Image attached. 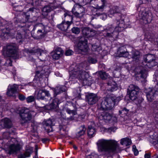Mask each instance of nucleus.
<instances>
[{"instance_id":"obj_31","label":"nucleus","mask_w":158,"mask_h":158,"mask_svg":"<svg viewBox=\"0 0 158 158\" xmlns=\"http://www.w3.org/2000/svg\"><path fill=\"white\" fill-rule=\"evenodd\" d=\"M101 116L102 119L108 121H110L112 118V114L107 111L102 113L101 114Z\"/></svg>"},{"instance_id":"obj_6","label":"nucleus","mask_w":158,"mask_h":158,"mask_svg":"<svg viewBox=\"0 0 158 158\" xmlns=\"http://www.w3.org/2000/svg\"><path fill=\"white\" fill-rule=\"evenodd\" d=\"M36 113L34 111L29 110L27 108L23 107L20 110V115L21 118L22 124L28 122L30 121L32 116H34Z\"/></svg>"},{"instance_id":"obj_60","label":"nucleus","mask_w":158,"mask_h":158,"mask_svg":"<svg viewBox=\"0 0 158 158\" xmlns=\"http://www.w3.org/2000/svg\"><path fill=\"white\" fill-rule=\"evenodd\" d=\"M116 129H117V128L116 127H110V128H109L108 130L110 132H114L116 131Z\"/></svg>"},{"instance_id":"obj_38","label":"nucleus","mask_w":158,"mask_h":158,"mask_svg":"<svg viewBox=\"0 0 158 158\" xmlns=\"http://www.w3.org/2000/svg\"><path fill=\"white\" fill-rule=\"evenodd\" d=\"M40 54V56L39 57V59L42 61H44L46 60V57L47 56V54L45 53L43 51L41 50V51L39 52L38 54Z\"/></svg>"},{"instance_id":"obj_18","label":"nucleus","mask_w":158,"mask_h":158,"mask_svg":"<svg viewBox=\"0 0 158 158\" xmlns=\"http://www.w3.org/2000/svg\"><path fill=\"white\" fill-rule=\"evenodd\" d=\"M71 21H67V22L63 21L62 23L57 25V27L61 30L63 31H66L68 30L69 27L71 25V22H72V18L70 17Z\"/></svg>"},{"instance_id":"obj_5","label":"nucleus","mask_w":158,"mask_h":158,"mask_svg":"<svg viewBox=\"0 0 158 158\" xmlns=\"http://www.w3.org/2000/svg\"><path fill=\"white\" fill-rule=\"evenodd\" d=\"M155 59V57L154 55L150 54L145 55L143 56V60L140 65L144 68L148 67L151 68L157 65L158 63L156 61Z\"/></svg>"},{"instance_id":"obj_42","label":"nucleus","mask_w":158,"mask_h":158,"mask_svg":"<svg viewBox=\"0 0 158 158\" xmlns=\"http://www.w3.org/2000/svg\"><path fill=\"white\" fill-rule=\"evenodd\" d=\"M23 32L21 33L20 32L18 31L16 35V39L18 40V42L20 43L22 42V40L23 38Z\"/></svg>"},{"instance_id":"obj_23","label":"nucleus","mask_w":158,"mask_h":158,"mask_svg":"<svg viewBox=\"0 0 158 158\" xmlns=\"http://www.w3.org/2000/svg\"><path fill=\"white\" fill-rule=\"evenodd\" d=\"M40 26L41 27L42 29L38 30L36 33V36L40 38L42 36H44L45 34L48 31L47 30L48 27H44L42 24L40 25Z\"/></svg>"},{"instance_id":"obj_64","label":"nucleus","mask_w":158,"mask_h":158,"mask_svg":"<svg viewBox=\"0 0 158 158\" xmlns=\"http://www.w3.org/2000/svg\"><path fill=\"white\" fill-rule=\"evenodd\" d=\"M122 111H123V114H127L128 111V110L126 108H122Z\"/></svg>"},{"instance_id":"obj_9","label":"nucleus","mask_w":158,"mask_h":158,"mask_svg":"<svg viewBox=\"0 0 158 158\" xmlns=\"http://www.w3.org/2000/svg\"><path fill=\"white\" fill-rule=\"evenodd\" d=\"M140 16L141 17L140 21L143 24L149 23L152 19V14L150 11L142 12Z\"/></svg>"},{"instance_id":"obj_46","label":"nucleus","mask_w":158,"mask_h":158,"mask_svg":"<svg viewBox=\"0 0 158 158\" xmlns=\"http://www.w3.org/2000/svg\"><path fill=\"white\" fill-rule=\"evenodd\" d=\"M71 30L73 33L76 34H79L80 32V28L76 27H73L72 28Z\"/></svg>"},{"instance_id":"obj_57","label":"nucleus","mask_w":158,"mask_h":158,"mask_svg":"<svg viewBox=\"0 0 158 158\" xmlns=\"http://www.w3.org/2000/svg\"><path fill=\"white\" fill-rule=\"evenodd\" d=\"M73 51L72 50L69 49L66 50L65 52V55L66 56H70L72 54Z\"/></svg>"},{"instance_id":"obj_30","label":"nucleus","mask_w":158,"mask_h":158,"mask_svg":"<svg viewBox=\"0 0 158 158\" xmlns=\"http://www.w3.org/2000/svg\"><path fill=\"white\" fill-rule=\"evenodd\" d=\"M60 103L59 100L57 98H55L53 100L52 102L49 105L50 109H56Z\"/></svg>"},{"instance_id":"obj_39","label":"nucleus","mask_w":158,"mask_h":158,"mask_svg":"<svg viewBox=\"0 0 158 158\" xmlns=\"http://www.w3.org/2000/svg\"><path fill=\"white\" fill-rule=\"evenodd\" d=\"M129 92L130 93L129 95V98L132 101L135 100L137 98L138 92L134 91Z\"/></svg>"},{"instance_id":"obj_45","label":"nucleus","mask_w":158,"mask_h":158,"mask_svg":"<svg viewBox=\"0 0 158 158\" xmlns=\"http://www.w3.org/2000/svg\"><path fill=\"white\" fill-rule=\"evenodd\" d=\"M65 128L66 127L65 125H59V130L60 132V134L61 135H64L65 134Z\"/></svg>"},{"instance_id":"obj_47","label":"nucleus","mask_w":158,"mask_h":158,"mask_svg":"<svg viewBox=\"0 0 158 158\" xmlns=\"http://www.w3.org/2000/svg\"><path fill=\"white\" fill-rule=\"evenodd\" d=\"M14 10L16 11H21L22 10V6H16L15 4L13 5Z\"/></svg>"},{"instance_id":"obj_8","label":"nucleus","mask_w":158,"mask_h":158,"mask_svg":"<svg viewBox=\"0 0 158 158\" xmlns=\"http://www.w3.org/2000/svg\"><path fill=\"white\" fill-rule=\"evenodd\" d=\"M36 97L37 99L46 101L50 100L52 99L49 91L45 89L39 90L36 94Z\"/></svg>"},{"instance_id":"obj_50","label":"nucleus","mask_w":158,"mask_h":158,"mask_svg":"<svg viewBox=\"0 0 158 158\" xmlns=\"http://www.w3.org/2000/svg\"><path fill=\"white\" fill-rule=\"evenodd\" d=\"M88 61L89 63L95 64L97 62V60L96 58L89 57L88 59Z\"/></svg>"},{"instance_id":"obj_7","label":"nucleus","mask_w":158,"mask_h":158,"mask_svg":"<svg viewBox=\"0 0 158 158\" xmlns=\"http://www.w3.org/2000/svg\"><path fill=\"white\" fill-rule=\"evenodd\" d=\"M50 72V69L49 66L44 65L43 66H39L37 68V70L35 72V78H39V80L40 81L43 75H48Z\"/></svg>"},{"instance_id":"obj_53","label":"nucleus","mask_w":158,"mask_h":158,"mask_svg":"<svg viewBox=\"0 0 158 158\" xmlns=\"http://www.w3.org/2000/svg\"><path fill=\"white\" fill-rule=\"evenodd\" d=\"M152 106L155 109L158 110V101L154 102L152 104Z\"/></svg>"},{"instance_id":"obj_15","label":"nucleus","mask_w":158,"mask_h":158,"mask_svg":"<svg viewBox=\"0 0 158 158\" xmlns=\"http://www.w3.org/2000/svg\"><path fill=\"white\" fill-rule=\"evenodd\" d=\"M97 94L94 93L88 94L86 95V100L88 103L91 105L95 104L98 100Z\"/></svg>"},{"instance_id":"obj_2","label":"nucleus","mask_w":158,"mask_h":158,"mask_svg":"<svg viewBox=\"0 0 158 158\" xmlns=\"http://www.w3.org/2000/svg\"><path fill=\"white\" fill-rule=\"evenodd\" d=\"M96 144L98 152L107 154L116 153L118 147L117 142L112 139H100L98 140Z\"/></svg>"},{"instance_id":"obj_34","label":"nucleus","mask_w":158,"mask_h":158,"mask_svg":"<svg viewBox=\"0 0 158 158\" xmlns=\"http://www.w3.org/2000/svg\"><path fill=\"white\" fill-rule=\"evenodd\" d=\"M32 150L31 149L27 150L24 153L19 155L18 156V158H26V157H29L32 152Z\"/></svg>"},{"instance_id":"obj_61","label":"nucleus","mask_w":158,"mask_h":158,"mask_svg":"<svg viewBox=\"0 0 158 158\" xmlns=\"http://www.w3.org/2000/svg\"><path fill=\"white\" fill-rule=\"evenodd\" d=\"M100 14L99 15H102V17H101V18L102 20H105L107 18V15L106 14H102V13H100Z\"/></svg>"},{"instance_id":"obj_55","label":"nucleus","mask_w":158,"mask_h":158,"mask_svg":"<svg viewBox=\"0 0 158 158\" xmlns=\"http://www.w3.org/2000/svg\"><path fill=\"white\" fill-rule=\"evenodd\" d=\"M32 4L36 7L40 6V3L39 1H35V2H32Z\"/></svg>"},{"instance_id":"obj_3","label":"nucleus","mask_w":158,"mask_h":158,"mask_svg":"<svg viewBox=\"0 0 158 158\" xmlns=\"http://www.w3.org/2000/svg\"><path fill=\"white\" fill-rule=\"evenodd\" d=\"M116 24L117 26H115L114 25L113 27H108L105 29L106 32L104 35L106 37L111 38L114 39L117 38L118 35L119 31H121L123 29L124 25L122 23H120L119 21H117Z\"/></svg>"},{"instance_id":"obj_20","label":"nucleus","mask_w":158,"mask_h":158,"mask_svg":"<svg viewBox=\"0 0 158 158\" xmlns=\"http://www.w3.org/2000/svg\"><path fill=\"white\" fill-rule=\"evenodd\" d=\"M117 52L118 54L119 57H127L129 54L126 47L124 46L119 47L118 48Z\"/></svg>"},{"instance_id":"obj_28","label":"nucleus","mask_w":158,"mask_h":158,"mask_svg":"<svg viewBox=\"0 0 158 158\" xmlns=\"http://www.w3.org/2000/svg\"><path fill=\"white\" fill-rule=\"evenodd\" d=\"M53 9L51 5H46L43 8L42 10V14L45 16L48 15V13L51 11Z\"/></svg>"},{"instance_id":"obj_12","label":"nucleus","mask_w":158,"mask_h":158,"mask_svg":"<svg viewBox=\"0 0 158 158\" xmlns=\"http://www.w3.org/2000/svg\"><path fill=\"white\" fill-rule=\"evenodd\" d=\"M91 3H94L96 4V8L97 9L96 15L99 16L100 14L99 11H102L105 5L106 2V0H90Z\"/></svg>"},{"instance_id":"obj_35","label":"nucleus","mask_w":158,"mask_h":158,"mask_svg":"<svg viewBox=\"0 0 158 158\" xmlns=\"http://www.w3.org/2000/svg\"><path fill=\"white\" fill-rule=\"evenodd\" d=\"M120 143L122 145H125L127 146L131 144V140L129 139L124 138L121 140Z\"/></svg>"},{"instance_id":"obj_10","label":"nucleus","mask_w":158,"mask_h":158,"mask_svg":"<svg viewBox=\"0 0 158 158\" xmlns=\"http://www.w3.org/2000/svg\"><path fill=\"white\" fill-rule=\"evenodd\" d=\"M77 108L76 105L72 103H70L68 107L65 109L66 112L68 114L71 115V116L69 118H66V116H63L64 119L67 118L69 120H73L74 119L73 116L77 114Z\"/></svg>"},{"instance_id":"obj_49","label":"nucleus","mask_w":158,"mask_h":158,"mask_svg":"<svg viewBox=\"0 0 158 158\" xmlns=\"http://www.w3.org/2000/svg\"><path fill=\"white\" fill-rule=\"evenodd\" d=\"M86 158H99V156L94 153H92L88 156Z\"/></svg>"},{"instance_id":"obj_33","label":"nucleus","mask_w":158,"mask_h":158,"mask_svg":"<svg viewBox=\"0 0 158 158\" xmlns=\"http://www.w3.org/2000/svg\"><path fill=\"white\" fill-rule=\"evenodd\" d=\"M95 129L91 126H89L87 129V134L90 138L93 137L95 134Z\"/></svg>"},{"instance_id":"obj_4","label":"nucleus","mask_w":158,"mask_h":158,"mask_svg":"<svg viewBox=\"0 0 158 158\" xmlns=\"http://www.w3.org/2000/svg\"><path fill=\"white\" fill-rule=\"evenodd\" d=\"M120 100L119 97H106L101 102L99 106V109L102 110H111Z\"/></svg>"},{"instance_id":"obj_13","label":"nucleus","mask_w":158,"mask_h":158,"mask_svg":"<svg viewBox=\"0 0 158 158\" xmlns=\"http://www.w3.org/2000/svg\"><path fill=\"white\" fill-rule=\"evenodd\" d=\"M9 24L10 25V26L6 27L5 29L3 30L2 32L0 35V37L2 40L7 39L9 36L13 35L12 23L10 22Z\"/></svg>"},{"instance_id":"obj_29","label":"nucleus","mask_w":158,"mask_h":158,"mask_svg":"<svg viewBox=\"0 0 158 158\" xmlns=\"http://www.w3.org/2000/svg\"><path fill=\"white\" fill-rule=\"evenodd\" d=\"M3 123V125L5 128H9L12 126V123L10 120L7 118H4L2 120Z\"/></svg>"},{"instance_id":"obj_17","label":"nucleus","mask_w":158,"mask_h":158,"mask_svg":"<svg viewBox=\"0 0 158 158\" xmlns=\"http://www.w3.org/2000/svg\"><path fill=\"white\" fill-rule=\"evenodd\" d=\"M63 52L62 48L57 47L52 52V56L54 59L58 60L62 56Z\"/></svg>"},{"instance_id":"obj_14","label":"nucleus","mask_w":158,"mask_h":158,"mask_svg":"<svg viewBox=\"0 0 158 158\" xmlns=\"http://www.w3.org/2000/svg\"><path fill=\"white\" fill-rule=\"evenodd\" d=\"M17 51V48L15 44H10L6 46V53L9 57L12 56L16 53Z\"/></svg>"},{"instance_id":"obj_54","label":"nucleus","mask_w":158,"mask_h":158,"mask_svg":"<svg viewBox=\"0 0 158 158\" xmlns=\"http://www.w3.org/2000/svg\"><path fill=\"white\" fill-rule=\"evenodd\" d=\"M24 17L25 18V21H21V23H27V21H28V20L29 19V18L30 15H29L25 14L24 15Z\"/></svg>"},{"instance_id":"obj_25","label":"nucleus","mask_w":158,"mask_h":158,"mask_svg":"<svg viewBox=\"0 0 158 158\" xmlns=\"http://www.w3.org/2000/svg\"><path fill=\"white\" fill-rule=\"evenodd\" d=\"M66 90V87L64 86H57L56 88L53 89L54 96L55 97L57 95Z\"/></svg>"},{"instance_id":"obj_19","label":"nucleus","mask_w":158,"mask_h":158,"mask_svg":"<svg viewBox=\"0 0 158 158\" xmlns=\"http://www.w3.org/2000/svg\"><path fill=\"white\" fill-rule=\"evenodd\" d=\"M20 145L19 144H10L9 147V153L10 154H17L20 151Z\"/></svg>"},{"instance_id":"obj_62","label":"nucleus","mask_w":158,"mask_h":158,"mask_svg":"<svg viewBox=\"0 0 158 158\" xmlns=\"http://www.w3.org/2000/svg\"><path fill=\"white\" fill-rule=\"evenodd\" d=\"M85 114H82L78 116V118L81 120H82L85 118Z\"/></svg>"},{"instance_id":"obj_52","label":"nucleus","mask_w":158,"mask_h":158,"mask_svg":"<svg viewBox=\"0 0 158 158\" xmlns=\"http://www.w3.org/2000/svg\"><path fill=\"white\" fill-rule=\"evenodd\" d=\"M90 32L89 33L88 37H90L94 36L96 34V32L94 30L91 29Z\"/></svg>"},{"instance_id":"obj_48","label":"nucleus","mask_w":158,"mask_h":158,"mask_svg":"<svg viewBox=\"0 0 158 158\" xmlns=\"http://www.w3.org/2000/svg\"><path fill=\"white\" fill-rule=\"evenodd\" d=\"M26 100L27 103H31L35 101V98L34 96H31L27 98Z\"/></svg>"},{"instance_id":"obj_36","label":"nucleus","mask_w":158,"mask_h":158,"mask_svg":"<svg viewBox=\"0 0 158 158\" xmlns=\"http://www.w3.org/2000/svg\"><path fill=\"white\" fill-rule=\"evenodd\" d=\"M127 90L129 92H132L133 91L138 92L139 90V88L136 85L134 84L130 85Z\"/></svg>"},{"instance_id":"obj_11","label":"nucleus","mask_w":158,"mask_h":158,"mask_svg":"<svg viewBox=\"0 0 158 158\" xmlns=\"http://www.w3.org/2000/svg\"><path fill=\"white\" fill-rule=\"evenodd\" d=\"M84 9L82 6L79 4L74 5L72 9V12L77 17L81 18L84 15Z\"/></svg>"},{"instance_id":"obj_63","label":"nucleus","mask_w":158,"mask_h":158,"mask_svg":"<svg viewBox=\"0 0 158 158\" xmlns=\"http://www.w3.org/2000/svg\"><path fill=\"white\" fill-rule=\"evenodd\" d=\"M133 149L134 150V155L135 156H137L138 154V153H139L138 151L137 150V149H134V146H133Z\"/></svg>"},{"instance_id":"obj_59","label":"nucleus","mask_w":158,"mask_h":158,"mask_svg":"<svg viewBox=\"0 0 158 158\" xmlns=\"http://www.w3.org/2000/svg\"><path fill=\"white\" fill-rule=\"evenodd\" d=\"M80 131H83L84 133H85V131H86V129L84 125H82L79 127Z\"/></svg>"},{"instance_id":"obj_1","label":"nucleus","mask_w":158,"mask_h":158,"mask_svg":"<svg viewBox=\"0 0 158 158\" xmlns=\"http://www.w3.org/2000/svg\"><path fill=\"white\" fill-rule=\"evenodd\" d=\"M69 79L77 78L85 85H89L92 82L91 78L88 74L81 65H77L69 73Z\"/></svg>"},{"instance_id":"obj_16","label":"nucleus","mask_w":158,"mask_h":158,"mask_svg":"<svg viewBox=\"0 0 158 158\" xmlns=\"http://www.w3.org/2000/svg\"><path fill=\"white\" fill-rule=\"evenodd\" d=\"M77 47L79 50L81 52H86L88 49L87 41L84 38H81L78 43Z\"/></svg>"},{"instance_id":"obj_58","label":"nucleus","mask_w":158,"mask_h":158,"mask_svg":"<svg viewBox=\"0 0 158 158\" xmlns=\"http://www.w3.org/2000/svg\"><path fill=\"white\" fill-rule=\"evenodd\" d=\"M18 97L19 100L21 101H23L26 99L25 96L21 94H19Z\"/></svg>"},{"instance_id":"obj_22","label":"nucleus","mask_w":158,"mask_h":158,"mask_svg":"<svg viewBox=\"0 0 158 158\" xmlns=\"http://www.w3.org/2000/svg\"><path fill=\"white\" fill-rule=\"evenodd\" d=\"M54 121L49 119L46 120L44 123V126L45 129L48 132L52 131V126H54Z\"/></svg>"},{"instance_id":"obj_24","label":"nucleus","mask_w":158,"mask_h":158,"mask_svg":"<svg viewBox=\"0 0 158 158\" xmlns=\"http://www.w3.org/2000/svg\"><path fill=\"white\" fill-rule=\"evenodd\" d=\"M156 92L155 89H149L148 91L146 92V97L148 101L152 102L154 99Z\"/></svg>"},{"instance_id":"obj_21","label":"nucleus","mask_w":158,"mask_h":158,"mask_svg":"<svg viewBox=\"0 0 158 158\" xmlns=\"http://www.w3.org/2000/svg\"><path fill=\"white\" fill-rule=\"evenodd\" d=\"M18 88L17 85L15 84L9 86L6 93L7 95L9 96H12L14 94L17 92Z\"/></svg>"},{"instance_id":"obj_41","label":"nucleus","mask_w":158,"mask_h":158,"mask_svg":"<svg viewBox=\"0 0 158 158\" xmlns=\"http://www.w3.org/2000/svg\"><path fill=\"white\" fill-rule=\"evenodd\" d=\"M113 85L111 84L112 83H110V82H109L108 83V85L109 86H110V87L109 88L110 89V90L111 92H112L113 91L116 90L117 88V85L116 83L114 82H113Z\"/></svg>"},{"instance_id":"obj_32","label":"nucleus","mask_w":158,"mask_h":158,"mask_svg":"<svg viewBox=\"0 0 158 158\" xmlns=\"http://www.w3.org/2000/svg\"><path fill=\"white\" fill-rule=\"evenodd\" d=\"M41 51V50L40 49L35 48H33L32 49H25L26 52L31 55L34 54L36 53H37L38 54L39 52H40Z\"/></svg>"},{"instance_id":"obj_56","label":"nucleus","mask_w":158,"mask_h":158,"mask_svg":"<svg viewBox=\"0 0 158 158\" xmlns=\"http://www.w3.org/2000/svg\"><path fill=\"white\" fill-rule=\"evenodd\" d=\"M85 134L83 131H78L76 134V137L77 138L80 137L81 136Z\"/></svg>"},{"instance_id":"obj_51","label":"nucleus","mask_w":158,"mask_h":158,"mask_svg":"<svg viewBox=\"0 0 158 158\" xmlns=\"http://www.w3.org/2000/svg\"><path fill=\"white\" fill-rule=\"evenodd\" d=\"M92 49L93 51H98L100 48V47L95 44H94L92 45Z\"/></svg>"},{"instance_id":"obj_43","label":"nucleus","mask_w":158,"mask_h":158,"mask_svg":"<svg viewBox=\"0 0 158 158\" xmlns=\"http://www.w3.org/2000/svg\"><path fill=\"white\" fill-rule=\"evenodd\" d=\"M139 74H140V77L142 78H145L146 77L147 72L146 69L143 68L139 72Z\"/></svg>"},{"instance_id":"obj_44","label":"nucleus","mask_w":158,"mask_h":158,"mask_svg":"<svg viewBox=\"0 0 158 158\" xmlns=\"http://www.w3.org/2000/svg\"><path fill=\"white\" fill-rule=\"evenodd\" d=\"M99 74L100 78L103 80L106 79L108 76L107 74L104 72L100 71Z\"/></svg>"},{"instance_id":"obj_27","label":"nucleus","mask_w":158,"mask_h":158,"mask_svg":"<svg viewBox=\"0 0 158 158\" xmlns=\"http://www.w3.org/2000/svg\"><path fill=\"white\" fill-rule=\"evenodd\" d=\"M120 12L118 7L117 6H115L110 8L108 12V14L110 17H111L114 14L117 13H119Z\"/></svg>"},{"instance_id":"obj_26","label":"nucleus","mask_w":158,"mask_h":158,"mask_svg":"<svg viewBox=\"0 0 158 158\" xmlns=\"http://www.w3.org/2000/svg\"><path fill=\"white\" fill-rule=\"evenodd\" d=\"M140 57V52L136 50H134L132 52V58L136 62L139 61Z\"/></svg>"},{"instance_id":"obj_40","label":"nucleus","mask_w":158,"mask_h":158,"mask_svg":"<svg viewBox=\"0 0 158 158\" xmlns=\"http://www.w3.org/2000/svg\"><path fill=\"white\" fill-rule=\"evenodd\" d=\"M64 21L67 22V21L69 22L71 21L70 19V17L72 18V22H71V24L73 23V16L72 15H70L69 13H65L64 14Z\"/></svg>"},{"instance_id":"obj_37","label":"nucleus","mask_w":158,"mask_h":158,"mask_svg":"<svg viewBox=\"0 0 158 158\" xmlns=\"http://www.w3.org/2000/svg\"><path fill=\"white\" fill-rule=\"evenodd\" d=\"M82 32L85 36L88 37L89 33L90 32V28L88 27H83L81 28Z\"/></svg>"}]
</instances>
